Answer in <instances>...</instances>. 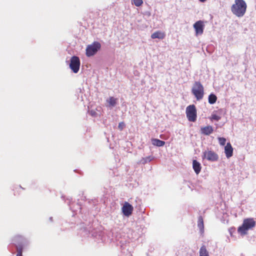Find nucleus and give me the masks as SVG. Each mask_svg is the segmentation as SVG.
Masks as SVG:
<instances>
[{
  "label": "nucleus",
  "mask_w": 256,
  "mask_h": 256,
  "mask_svg": "<svg viewBox=\"0 0 256 256\" xmlns=\"http://www.w3.org/2000/svg\"><path fill=\"white\" fill-rule=\"evenodd\" d=\"M247 5L244 0H235L231 7V11L238 17L243 16L246 10Z\"/></svg>",
  "instance_id": "obj_1"
},
{
  "label": "nucleus",
  "mask_w": 256,
  "mask_h": 256,
  "mask_svg": "<svg viewBox=\"0 0 256 256\" xmlns=\"http://www.w3.org/2000/svg\"><path fill=\"white\" fill-rule=\"evenodd\" d=\"M256 226V222L252 218H248L244 220L242 225L238 228V232L242 236L247 234L248 230Z\"/></svg>",
  "instance_id": "obj_2"
},
{
  "label": "nucleus",
  "mask_w": 256,
  "mask_h": 256,
  "mask_svg": "<svg viewBox=\"0 0 256 256\" xmlns=\"http://www.w3.org/2000/svg\"><path fill=\"white\" fill-rule=\"evenodd\" d=\"M192 94L198 100L203 98L204 95V88L200 82H195L192 89Z\"/></svg>",
  "instance_id": "obj_3"
},
{
  "label": "nucleus",
  "mask_w": 256,
  "mask_h": 256,
  "mask_svg": "<svg viewBox=\"0 0 256 256\" xmlns=\"http://www.w3.org/2000/svg\"><path fill=\"white\" fill-rule=\"evenodd\" d=\"M100 47V44L98 42H94L92 44L88 45L86 48V55L88 57L94 56Z\"/></svg>",
  "instance_id": "obj_4"
},
{
  "label": "nucleus",
  "mask_w": 256,
  "mask_h": 256,
  "mask_svg": "<svg viewBox=\"0 0 256 256\" xmlns=\"http://www.w3.org/2000/svg\"><path fill=\"white\" fill-rule=\"evenodd\" d=\"M186 114L190 122H194L196 120V110L194 105H190L186 108Z\"/></svg>",
  "instance_id": "obj_5"
},
{
  "label": "nucleus",
  "mask_w": 256,
  "mask_h": 256,
  "mask_svg": "<svg viewBox=\"0 0 256 256\" xmlns=\"http://www.w3.org/2000/svg\"><path fill=\"white\" fill-rule=\"evenodd\" d=\"M80 62L78 56H73L70 58V67L74 73H77L80 67Z\"/></svg>",
  "instance_id": "obj_6"
},
{
  "label": "nucleus",
  "mask_w": 256,
  "mask_h": 256,
  "mask_svg": "<svg viewBox=\"0 0 256 256\" xmlns=\"http://www.w3.org/2000/svg\"><path fill=\"white\" fill-rule=\"evenodd\" d=\"M203 160L206 159L208 161L215 162L218 160V156L212 150H206L202 156Z\"/></svg>",
  "instance_id": "obj_7"
},
{
  "label": "nucleus",
  "mask_w": 256,
  "mask_h": 256,
  "mask_svg": "<svg viewBox=\"0 0 256 256\" xmlns=\"http://www.w3.org/2000/svg\"><path fill=\"white\" fill-rule=\"evenodd\" d=\"M204 24L202 20H198L194 24V28L196 31V34L201 35L203 34Z\"/></svg>",
  "instance_id": "obj_8"
},
{
  "label": "nucleus",
  "mask_w": 256,
  "mask_h": 256,
  "mask_svg": "<svg viewBox=\"0 0 256 256\" xmlns=\"http://www.w3.org/2000/svg\"><path fill=\"white\" fill-rule=\"evenodd\" d=\"M134 208L128 202H125L122 207V212L123 214L126 216H130L133 212Z\"/></svg>",
  "instance_id": "obj_9"
},
{
  "label": "nucleus",
  "mask_w": 256,
  "mask_h": 256,
  "mask_svg": "<svg viewBox=\"0 0 256 256\" xmlns=\"http://www.w3.org/2000/svg\"><path fill=\"white\" fill-rule=\"evenodd\" d=\"M20 236H17L14 239L15 244H16L17 254L16 256H22L23 246L22 244H18L19 241L22 240Z\"/></svg>",
  "instance_id": "obj_10"
},
{
  "label": "nucleus",
  "mask_w": 256,
  "mask_h": 256,
  "mask_svg": "<svg viewBox=\"0 0 256 256\" xmlns=\"http://www.w3.org/2000/svg\"><path fill=\"white\" fill-rule=\"evenodd\" d=\"M224 152L227 158H230L232 156L233 148L230 142H228L226 145L225 146Z\"/></svg>",
  "instance_id": "obj_11"
},
{
  "label": "nucleus",
  "mask_w": 256,
  "mask_h": 256,
  "mask_svg": "<svg viewBox=\"0 0 256 256\" xmlns=\"http://www.w3.org/2000/svg\"><path fill=\"white\" fill-rule=\"evenodd\" d=\"M166 37V34L164 32H162L160 30H158L154 32L151 35V38L152 39L158 38L160 40H162Z\"/></svg>",
  "instance_id": "obj_12"
},
{
  "label": "nucleus",
  "mask_w": 256,
  "mask_h": 256,
  "mask_svg": "<svg viewBox=\"0 0 256 256\" xmlns=\"http://www.w3.org/2000/svg\"><path fill=\"white\" fill-rule=\"evenodd\" d=\"M213 131V128L210 126L202 127L200 128L201 133L204 135H210Z\"/></svg>",
  "instance_id": "obj_13"
},
{
  "label": "nucleus",
  "mask_w": 256,
  "mask_h": 256,
  "mask_svg": "<svg viewBox=\"0 0 256 256\" xmlns=\"http://www.w3.org/2000/svg\"><path fill=\"white\" fill-rule=\"evenodd\" d=\"M192 168L194 172L198 174L202 169L200 164L196 160H193L192 161Z\"/></svg>",
  "instance_id": "obj_14"
},
{
  "label": "nucleus",
  "mask_w": 256,
  "mask_h": 256,
  "mask_svg": "<svg viewBox=\"0 0 256 256\" xmlns=\"http://www.w3.org/2000/svg\"><path fill=\"white\" fill-rule=\"evenodd\" d=\"M198 226L200 228V232L203 234L204 232V220L202 216H200L198 218Z\"/></svg>",
  "instance_id": "obj_15"
},
{
  "label": "nucleus",
  "mask_w": 256,
  "mask_h": 256,
  "mask_svg": "<svg viewBox=\"0 0 256 256\" xmlns=\"http://www.w3.org/2000/svg\"><path fill=\"white\" fill-rule=\"evenodd\" d=\"M118 99L114 97L110 96L107 100L106 102L110 106H114L117 103Z\"/></svg>",
  "instance_id": "obj_16"
},
{
  "label": "nucleus",
  "mask_w": 256,
  "mask_h": 256,
  "mask_svg": "<svg viewBox=\"0 0 256 256\" xmlns=\"http://www.w3.org/2000/svg\"><path fill=\"white\" fill-rule=\"evenodd\" d=\"M152 144L154 146H162L164 145L165 142L164 141L160 140L158 139L154 138L152 140Z\"/></svg>",
  "instance_id": "obj_17"
},
{
  "label": "nucleus",
  "mask_w": 256,
  "mask_h": 256,
  "mask_svg": "<svg viewBox=\"0 0 256 256\" xmlns=\"http://www.w3.org/2000/svg\"><path fill=\"white\" fill-rule=\"evenodd\" d=\"M200 256H209L208 252L204 245L201 246L200 250Z\"/></svg>",
  "instance_id": "obj_18"
},
{
  "label": "nucleus",
  "mask_w": 256,
  "mask_h": 256,
  "mask_svg": "<svg viewBox=\"0 0 256 256\" xmlns=\"http://www.w3.org/2000/svg\"><path fill=\"white\" fill-rule=\"evenodd\" d=\"M216 100H217V97L215 94H211L209 95L208 98V102L210 104H214L216 103Z\"/></svg>",
  "instance_id": "obj_19"
},
{
  "label": "nucleus",
  "mask_w": 256,
  "mask_h": 256,
  "mask_svg": "<svg viewBox=\"0 0 256 256\" xmlns=\"http://www.w3.org/2000/svg\"><path fill=\"white\" fill-rule=\"evenodd\" d=\"M132 3L134 4L136 6H140L143 4L142 0H132Z\"/></svg>",
  "instance_id": "obj_20"
},
{
  "label": "nucleus",
  "mask_w": 256,
  "mask_h": 256,
  "mask_svg": "<svg viewBox=\"0 0 256 256\" xmlns=\"http://www.w3.org/2000/svg\"><path fill=\"white\" fill-rule=\"evenodd\" d=\"M22 189V188L20 186H15L14 188V195L18 194V192L19 191H20Z\"/></svg>",
  "instance_id": "obj_21"
},
{
  "label": "nucleus",
  "mask_w": 256,
  "mask_h": 256,
  "mask_svg": "<svg viewBox=\"0 0 256 256\" xmlns=\"http://www.w3.org/2000/svg\"><path fill=\"white\" fill-rule=\"evenodd\" d=\"M218 142L221 146H224L226 142V139L224 138H218Z\"/></svg>",
  "instance_id": "obj_22"
},
{
  "label": "nucleus",
  "mask_w": 256,
  "mask_h": 256,
  "mask_svg": "<svg viewBox=\"0 0 256 256\" xmlns=\"http://www.w3.org/2000/svg\"><path fill=\"white\" fill-rule=\"evenodd\" d=\"M211 118H212V120H214L218 121L220 119V116L216 114H212V115Z\"/></svg>",
  "instance_id": "obj_23"
},
{
  "label": "nucleus",
  "mask_w": 256,
  "mask_h": 256,
  "mask_svg": "<svg viewBox=\"0 0 256 256\" xmlns=\"http://www.w3.org/2000/svg\"><path fill=\"white\" fill-rule=\"evenodd\" d=\"M124 126H125V124L124 122H120L118 124V128L120 130H122Z\"/></svg>",
  "instance_id": "obj_24"
},
{
  "label": "nucleus",
  "mask_w": 256,
  "mask_h": 256,
  "mask_svg": "<svg viewBox=\"0 0 256 256\" xmlns=\"http://www.w3.org/2000/svg\"><path fill=\"white\" fill-rule=\"evenodd\" d=\"M200 0V2H205L206 0Z\"/></svg>",
  "instance_id": "obj_25"
}]
</instances>
